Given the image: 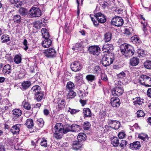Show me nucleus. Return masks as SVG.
I'll use <instances>...</instances> for the list:
<instances>
[{
  "instance_id": "nucleus-48",
  "label": "nucleus",
  "mask_w": 151,
  "mask_h": 151,
  "mask_svg": "<svg viewBox=\"0 0 151 151\" xmlns=\"http://www.w3.org/2000/svg\"><path fill=\"white\" fill-rule=\"evenodd\" d=\"M137 53L138 54L137 56L139 58L140 57V56L143 57L145 55V52L144 50L141 49H138Z\"/></svg>"
},
{
  "instance_id": "nucleus-39",
  "label": "nucleus",
  "mask_w": 151,
  "mask_h": 151,
  "mask_svg": "<svg viewBox=\"0 0 151 151\" xmlns=\"http://www.w3.org/2000/svg\"><path fill=\"white\" fill-rule=\"evenodd\" d=\"M66 89H68L69 91L73 90V88L75 87L74 83L72 82H68L66 86Z\"/></svg>"
},
{
  "instance_id": "nucleus-37",
  "label": "nucleus",
  "mask_w": 151,
  "mask_h": 151,
  "mask_svg": "<svg viewBox=\"0 0 151 151\" xmlns=\"http://www.w3.org/2000/svg\"><path fill=\"white\" fill-rule=\"evenodd\" d=\"M141 147L140 142L139 141H136L133 142V150L134 149L136 150L139 149Z\"/></svg>"
},
{
  "instance_id": "nucleus-22",
  "label": "nucleus",
  "mask_w": 151,
  "mask_h": 151,
  "mask_svg": "<svg viewBox=\"0 0 151 151\" xmlns=\"http://www.w3.org/2000/svg\"><path fill=\"white\" fill-rule=\"evenodd\" d=\"M57 104L58 107L60 110L63 109L65 105V100L64 99H59Z\"/></svg>"
},
{
  "instance_id": "nucleus-51",
  "label": "nucleus",
  "mask_w": 151,
  "mask_h": 151,
  "mask_svg": "<svg viewBox=\"0 0 151 151\" xmlns=\"http://www.w3.org/2000/svg\"><path fill=\"white\" fill-rule=\"evenodd\" d=\"M101 79L104 81H108V78L107 76L104 73H101Z\"/></svg>"
},
{
  "instance_id": "nucleus-54",
  "label": "nucleus",
  "mask_w": 151,
  "mask_h": 151,
  "mask_svg": "<svg viewBox=\"0 0 151 151\" xmlns=\"http://www.w3.org/2000/svg\"><path fill=\"white\" fill-rule=\"evenodd\" d=\"M23 45H24V47H23L24 49L26 51H27V50L28 49V42L26 39H24L23 42Z\"/></svg>"
},
{
  "instance_id": "nucleus-59",
  "label": "nucleus",
  "mask_w": 151,
  "mask_h": 151,
  "mask_svg": "<svg viewBox=\"0 0 151 151\" xmlns=\"http://www.w3.org/2000/svg\"><path fill=\"white\" fill-rule=\"evenodd\" d=\"M125 136V133L122 132H120L118 134V137L120 139L123 138Z\"/></svg>"
},
{
  "instance_id": "nucleus-3",
  "label": "nucleus",
  "mask_w": 151,
  "mask_h": 151,
  "mask_svg": "<svg viewBox=\"0 0 151 151\" xmlns=\"http://www.w3.org/2000/svg\"><path fill=\"white\" fill-rule=\"evenodd\" d=\"M122 84L120 81H117L115 83L117 86L113 88L111 90L112 96H119L122 94L124 90L122 88L120 87L122 86Z\"/></svg>"
},
{
  "instance_id": "nucleus-56",
  "label": "nucleus",
  "mask_w": 151,
  "mask_h": 151,
  "mask_svg": "<svg viewBox=\"0 0 151 151\" xmlns=\"http://www.w3.org/2000/svg\"><path fill=\"white\" fill-rule=\"evenodd\" d=\"M127 142L125 140H122L119 145L121 147L124 148L125 147L127 144Z\"/></svg>"
},
{
  "instance_id": "nucleus-53",
  "label": "nucleus",
  "mask_w": 151,
  "mask_h": 151,
  "mask_svg": "<svg viewBox=\"0 0 151 151\" xmlns=\"http://www.w3.org/2000/svg\"><path fill=\"white\" fill-rule=\"evenodd\" d=\"M139 63V61L138 58L134 57L133 58V66L137 65Z\"/></svg>"
},
{
  "instance_id": "nucleus-36",
  "label": "nucleus",
  "mask_w": 151,
  "mask_h": 151,
  "mask_svg": "<svg viewBox=\"0 0 151 151\" xmlns=\"http://www.w3.org/2000/svg\"><path fill=\"white\" fill-rule=\"evenodd\" d=\"M86 78L88 82H92L95 81L96 80L95 76L92 74H89L87 75Z\"/></svg>"
},
{
  "instance_id": "nucleus-63",
  "label": "nucleus",
  "mask_w": 151,
  "mask_h": 151,
  "mask_svg": "<svg viewBox=\"0 0 151 151\" xmlns=\"http://www.w3.org/2000/svg\"><path fill=\"white\" fill-rule=\"evenodd\" d=\"M147 94L148 97H150L151 98V88H148L147 92Z\"/></svg>"
},
{
  "instance_id": "nucleus-44",
  "label": "nucleus",
  "mask_w": 151,
  "mask_h": 151,
  "mask_svg": "<svg viewBox=\"0 0 151 151\" xmlns=\"http://www.w3.org/2000/svg\"><path fill=\"white\" fill-rule=\"evenodd\" d=\"M80 110L79 109H71L69 107L68 108V111L70 112L71 114L73 115L78 112H79Z\"/></svg>"
},
{
  "instance_id": "nucleus-20",
  "label": "nucleus",
  "mask_w": 151,
  "mask_h": 151,
  "mask_svg": "<svg viewBox=\"0 0 151 151\" xmlns=\"http://www.w3.org/2000/svg\"><path fill=\"white\" fill-rule=\"evenodd\" d=\"M44 95V92L42 91L35 95V99L38 102H40L45 98Z\"/></svg>"
},
{
  "instance_id": "nucleus-42",
  "label": "nucleus",
  "mask_w": 151,
  "mask_h": 151,
  "mask_svg": "<svg viewBox=\"0 0 151 151\" xmlns=\"http://www.w3.org/2000/svg\"><path fill=\"white\" fill-rule=\"evenodd\" d=\"M94 15H91V14L90 15V17L91 18L92 21L93 22L94 25L95 27H98L99 25V22L98 21H97V20H96H96H95V19L93 17V16L94 17Z\"/></svg>"
},
{
  "instance_id": "nucleus-24",
  "label": "nucleus",
  "mask_w": 151,
  "mask_h": 151,
  "mask_svg": "<svg viewBox=\"0 0 151 151\" xmlns=\"http://www.w3.org/2000/svg\"><path fill=\"white\" fill-rule=\"evenodd\" d=\"M119 141L118 138L116 137H113L111 138V144L114 147H117L118 146Z\"/></svg>"
},
{
  "instance_id": "nucleus-50",
  "label": "nucleus",
  "mask_w": 151,
  "mask_h": 151,
  "mask_svg": "<svg viewBox=\"0 0 151 151\" xmlns=\"http://www.w3.org/2000/svg\"><path fill=\"white\" fill-rule=\"evenodd\" d=\"M19 12L23 16L27 14V10L26 9L24 8H21L19 10Z\"/></svg>"
},
{
  "instance_id": "nucleus-11",
  "label": "nucleus",
  "mask_w": 151,
  "mask_h": 151,
  "mask_svg": "<svg viewBox=\"0 0 151 151\" xmlns=\"http://www.w3.org/2000/svg\"><path fill=\"white\" fill-rule=\"evenodd\" d=\"M94 17H96V19L100 23H104L106 20L105 16L101 12L96 13Z\"/></svg>"
},
{
  "instance_id": "nucleus-64",
  "label": "nucleus",
  "mask_w": 151,
  "mask_h": 151,
  "mask_svg": "<svg viewBox=\"0 0 151 151\" xmlns=\"http://www.w3.org/2000/svg\"><path fill=\"white\" fill-rule=\"evenodd\" d=\"M122 11L121 9H117L115 10L116 13L117 14H120L122 13Z\"/></svg>"
},
{
  "instance_id": "nucleus-1",
  "label": "nucleus",
  "mask_w": 151,
  "mask_h": 151,
  "mask_svg": "<svg viewBox=\"0 0 151 151\" xmlns=\"http://www.w3.org/2000/svg\"><path fill=\"white\" fill-rule=\"evenodd\" d=\"M70 132H72L71 125H67L63 126L61 123H57L53 130V136L57 139H60L63 134Z\"/></svg>"
},
{
  "instance_id": "nucleus-60",
  "label": "nucleus",
  "mask_w": 151,
  "mask_h": 151,
  "mask_svg": "<svg viewBox=\"0 0 151 151\" xmlns=\"http://www.w3.org/2000/svg\"><path fill=\"white\" fill-rule=\"evenodd\" d=\"M40 23L41 22L40 21H37L34 23V25L36 28H38V27H40Z\"/></svg>"
},
{
  "instance_id": "nucleus-32",
  "label": "nucleus",
  "mask_w": 151,
  "mask_h": 151,
  "mask_svg": "<svg viewBox=\"0 0 151 151\" xmlns=\"http://www.w3.org/2000/svg\"><path fill=\"white\" fill-rule=\"evenodd\" d=\"M86 135L85 134L81 133L79 134L77 138L78 141L81 142L82 141H85L86 139Z\"/></svg>"
},
{
  "instance_id": "nucleus-58",
  "label": "nucleus",
  "mask_w": 151,
  "mask_h": 151,
  "mask_svg": "<svg viewBox=\"0 0 151 151\" xmlns=\"http://www.w3.org/2000/svg\"><path fill=\"white\" fill-rule=\"evenodd\" d=\"M82 77L83 76L81 74L78 73L75 78H76V81H78L79 80H81Z\"/></svg>"
},
{
  "instance_id": "nucleus-4",
  "label": "nucleus",
  "mask_w": 151,
  "mask_h": 151,
  "mask_svg": "<svg viewBox=\"0 0 151 151\" xmlns=\"http://www.w3.org/2000/svg\"><path fill=\"white\" fill-rule=\"evenodd\" d=\"M114 59V55L113 53L108 54L102 58V64L104 66H108L113 63Z\"/></svg>"
},
{
  "instance_id": "nucleus-25",
  "label": "nucleus",
  "mask_w": 151,
  "mask_h": 151,
  "mask_svg": "<svg viewBox=\"0 0 151 151\" xmlns=\"http://www.w3.org/2000/svg\"><path fill=\"white\" fill-rule=\"evenodd\" d=\"M42 37L45 39H48L49 37V34L46 29L43 28L41 30Z\"/></svg>"
},
{
  "instance_id": "nucleus-6",
  "label": "nucleus",
  "mask_w": 151,
  "mask_h": 151,
  "mask_svg": "<svg viewBox=\"0 0 151 151\" xmlns=\"http://www.w3.org/2000/svg\"><path fill=\"white\" fill-rule=\"evenodd\" d=\"M29 14L32 17H39L41 15V12L39 8L33 7L30 9Z\"/></svg>"
},
{
  "instance_id": "nucleus-46",
  "label": "nucleus",
  "mask_w": 151,
  "mask_h": 151,
  "mask_svg": "<svg viewBox=\"0 0 151 151\" xmlns=\"http://www.w3.org/2000/svg\"><path fill=\"white\" fill-rule=\"evenodd\" d=\"M136 114L138 118L144 117L145 115L144 112L142 110H138L136 113Z\"/></svg>"
},
{
  "instance_id": "nucleus-34",
  "label": "nucleus",
  "mask_w": 151,
  "mask_h": 151,
  "mask_svg": "<svg viewBox=\"0 0 151 151\" xmlns=\"http://www.w3.org/2000/svg\"><path fill=\"white\" fill-rule=\"evenodd\" d=\"M99 4L100 6L104 9L108 6L109 4L107 1H105V0H100L99 1Z\"/></svg>"
},
{
  "instance_id": "nucleus-38",
  "label": "nucleus",
  "mask_w": 151,
  "mask_h": 151,
  "mask_svg": "<svg viewBox=\"0 0 151 151\" xmlns=\"http://www.w3.org/2000/svg\"><path fill=\"white\" fill-rule=\"evenodd\" d=\"M76 95V93L72 90H70L67 95L68 99H72Z\"/></svg>"
},
{
  "instance_id": "nucleus-31",
  "label": "nucleus",
  "mask_w": 151,
  "mask_h": 151,
  "mask_svg": "<svg viewBox=\"0 0 151 151\" xmlns=\"http://www.w3.org/2000/svg\"><path fill=\"white\" fill-rule=\"evenodd\" d=\"M22 56L21 55H16L14 57V61L16 64L20 63L22 61Z\"/></svg>"
},
{
  "instance_id": "nucleus-19",
  "label": "nucleus",
  "mask_w": 151,
  "mask_h": 151,
  "mask_svg": "<svg viewBox=\"0 0 151 151\" xmlns=\"http://www.w3.org/2000/svg\"><path fill=\"white\" fill-rule=\"evenodd\" d=\"M33 94L35 95L42 91L41 90V87L38 85H35L33 86L31 88V91Z\"/></svg>"
},
{
  "instance_id": "nucleus-55",
  "label": "nucleus",
  "mask_w": 151,
  "mask_h": 151,
  "mask_svg": "<svg viewBox=\"0 0 151 151\" xmlns=\"http://www.w3.org/2000/svg\"><path fill=\"white\" fill-rule=\"evenodd\" d=\"M24 108L27 110L31 109V106L30 104L28 102H25L23 105Z\"/></svg>"
},
{
  "instance_id": "nucleus-8",
  "label": "nucleus",
  "mask_w": 151,
  "mask_h": 151,
  "mask_svg": "<svg viewBox=\"0 0 151 151\" xmlns=\"http://www.w3.org/2000/svg\"><path fill=\"white\" fill-rule=\"evenodd\" d=\"M123 23V20L119 17H115L111 19V24L116 26L120 27L122 26Z\"/></svg>"
},
{
  "instance_id": "nucleus-21",
  "label": "nucleus",
  "mask_w": 151,
  "mask_h": 151,
  "mask_svg": "<svg viewBox=\"0 0 151 151\" xmlns=\"http://www.w3.org/2000/svg\"><path fill=\"white\" fill-rule=\"evenodd\" d=\"M52 41L50 39H45L42 42V45L43 47L48 48L52 44Z\"/></svg>"
},
{
  "instance_id": "nucleus-41",
  "label": "nucleus",
  "mask_w": 151,
  "mask_h": 151,
  "mask_svg": "<svg viewBox=\"0 0 151 151\" xmlns=\"http://www.w3.org/2000/svg\"><path fill=\"white\" fill-rule=\"evenodd\" d=\"M1 40H3L2 42L3 43L6 42L10 41V38L8 35H4L1 37Z\"/></svg>"
},
{
  "instance_id": "nucleus-12",
  "label": "nucleus",
  "mask_w": 151,
  "mask_h": 151,
  "mask_svg": "<svg viewBox=\"0 0 151 151\" xmlns=\"http://www.w3.org/2000/svg\"><path fill=\"white\" fill-rule=\"evenodd\" d=\"M71 70L74 71H79L81 69V64L78 61H75L72 63L70 65Z\"/></svg>"
},
{
  "instance_id": "nucleus-10",
  "label": "nucleus",
  "mask_w": 151,
  "mask_h": 151,
  "mask_svg": "<svg viewBox=\"0 0 151 151\" xmlns=\"http://www.w3.org/2000/svg\"><path fill=\"white\" fill-rule=\"evenodd\" d=\"M89 53L93 55H98L100 52V47L97 46H91L88 49Z\"/></svg>"
},
{
  "instance_id": "nucleus-61",
  "label": "nucleus",
  "mask_w": 151,
  "mask_h": 151,
  "mask_svg": "<svg viewBox=\"0 0 151 151\" xmlns=\"http://www.w3.org/2000/svg\"><path fill=\"white\" fill-rule=\"evenodd\" d=\"M0 151H5L4 146L2 143H0Z\"/></svg>"
},
{
  "instance_id": "nucleus-16",
  "label": "nucleus",
  "mask_w": 151,
  "mask_h": 151,
  "mask_svg": "<svg viewBox=\"0 0 151 151\" xmlns=\"http://www.w3.org/2000/svg\"><path fill=\"white\" fill-rule=\"evenodd\" d=\"M82 146L81 142L75 141L73 142L72 148L74 150L78 151L81 149Z\"/></svg>"
},
{
  "instance_id": "nucleus-43",
  "label": "nucleus",
  "mask_w": 151,
  "mask_h": 151,
  "mask_svg": "<svg viewBox=\"0 0 151 151\" xmlns=\"http://www.w3.org/2000/svg\"><path fill=\"white\" fill-rule=\"evenodd\" d=\"M144 67L147 69H151V61L147 60L144 64Z\"/></svg>"
},
{
  "instance_id": "nucleus-5",
  "label": "nucleus",
  "mask_w": 151,
  "mask_h": 151,
  "mask_svg": "<svg viewBox=\"0 0 151 151\" xmlns=\"http://www.w3.org/2000/svg\"><path fill=\"white\" fill-rule=\"evenodd\" d=\"M139 82L141 84L146 87L151 86V78L146 75L141 76L139 78Z\"/></svg>"
},
{
  "instance_id": "nucleus-62",
  "label": "nucleus",
  "mask_w": 151,
  "mask_h": 151,
  "mask_svg": "<svg viewBox=\"0 0 151 151\" xmlns=\"http://www.w3.org/2000/svg\"><path fill=\"white\" fill-rule=\"evenodd\" d=\"M147 25V23L144 22L143 23V27L142 29L145 33H146L147 32V29H146V25Z\"/></svg>"
},
{
  "instance_id": "nucleus-23",
  "label": "nucleus",
  "mask_w": 151,
  "mask_h": 151,
  "mask_svg": "<svg viewBox=\"0 0 151 151\" xmlns=\"http://www.w3.org/2000/svg\"><path fill=\"white\" fill-rule=\"evenodd\" d=\"M31 83L29 81H26L23 82L21 85V89L25 90L28 88L31 85Z\"/></svg>"
},
{
  "instance_id": "nucleus-9",
  "label": "nucleus",
  "mask_w": 151,
  "mask_h": 151,
  "mask_svg": "<svg viewBox=\"0 0 151 151\" xmlns=\"http://www.w3.org/2000/svg\"><path fill=\"white\" fill-rule=\"evenodd\" d=\"M45 55L48 58H52L56 56V51L52 48L45 50L44 52Z\"/></svg>"
},
{
  "instance_id": "nucleus-7",
  "label": "nucleus",
  "mask_w": 151,
  "mask_h": 151,
  "mask_svg": "<svg viewBox=\"0 0 151 151\" xmlns=\"http://www.w3.org/2000/svg\"><path fill=\"white\" fill-rule=\"evenodd\" d=\"M13 116V119L14 121H17L18 122L22 121L20 116L22 114V111L19 109H15L12 111Z\"/></svg>"
},
{
  "instance_id": "nucleus-45",
  "label": "nucleus",
  "mask_w": 151,
  "mask_h": 151,
  "mask_svg": "<svg viewBox=\"0 0 151 151\" xmlns=\"http://www.w3.org/2000/svg\"><path fill=\"white\" fill-rule=\"evenodd\" d=\"M133 42L135 44L137 45L138 44H139L140 40L139 39V37H137V36H134V37L133 36Z\"/></svg>"
},
{
  "instance_id": "nucleus-28",
  "label": "nucleus",
  "mask_w": 151,
  "mask_h": 151,
  "mask_svg": "<svg viewBox=\"0 0 151 151\" xmlns=\"http://www.w3.org/2000/svg\"><path fill=\"white\" fill-rule=\"evenodd\" d=\"M144 102L143 100L142 101H134L133 103L134 104V109L139 108L141 107V106L142 105V104H143Z\"/></svg>"
},
{
  "instance_id": "nucleus-18",
  "label": "nucleus",
  "mask_w": 151,
  "mask_h": 151,
  "mask_svg": "<svg viewBox=\"0 0 151 151\" xmlns=\"http://www.w3.org/2000/svg\"><path fill=\"white\" fill-rule=\"evenodd\" d=\"M3 73L5 74H9L12 72V67L9 64L6 65L3 67Z\"/></svg>"
},
{
  "instance_id": "nucleus-35",
  "label": "nucleus",
  "mask_w": 151,
  "mask_h": 151,
  "mask_svg": "<svg viewBox=\"0 0 151 151\" xmlns=\"http://www.w3.org/2000/svg\"><path fill=\"white\" fill-rule=\"evenodd\" d=\"M72 132H78L81 129V126L79 125L73 124L71 125Z\"/></svg>"
},
{
  "instance_id": "nucleus-33",
  "label": "nucleus",
  "mask_w": 151,
  "mask_h": 151,
  "mask_svg": "<svg viewBox=\"0 0 151 151\" xmlns=\"http://www.w3.org/2000/svg\"><path fill=\"white\" fill-rule=\"evenodd\" d=\"M44 121L42 118H40L38 119L36 122L37 123V128H38V127L40 128L42 127L44 125Z\"/></svg>"
},
{
  "instance_id": "nucleus-2",
  "label": "nucleus",
  "mask_w": 151,
  "mask_h": 151,
  "mask_svg": "<svg viewBox=\"0 0 151 151\" xmlns=\"http://www.w3.org/2000/svg\"><path fill=\"white\" fill-rule=\"evenodd\" d=\"M120 50L123 55L127 58L132 56V50L131 46L126 43L123 44L120 46Z\"/></svg>"
},
{
  "instance_id": "nucleus-40",
  "label": "nucleus",
  "mask_w": 151,
  "mask_h": 151,
  "mask_svg": "<svg viewBox=\"0 0 151 151\" xmlns=\"http://www.w3.org/2000/svg\"><path fill=\"white\" fill-rule=\"evenodd\" d=\"M138 137L139 139L146 142L147 141L149 138L148 137L147 135L143 133H142L139 134L138 135Z\"/></svg>"
},
{
  "instance_id": "nucleus-26",
  "label": "nucleus",
  "mask_w": 151,
  "mask_h": 151,
  "mask_svg": "<svg viewBox=\"0 0 151 151\" xmlns=\"http://www.w3.org/2000/svg\"><path fill=\"white\" fill-rule=\"evenodd\" d=\"M83 113L84 117H90L91 116V113L90 109L88 108H85L83 110Z\"/></svg>"
},
{
  "instance_id": "nucleus-57",
  "label": "nucleus",
  "mask_w": 151,
  "mask_h": 151,
  "mask_svg": "<svg viewBox=\"0 0 151 151\" xmlns=\"http://www.w3.org/2000/svg\"><path fill=\"white\" fill-rule=\"evenodd\" d=\"M47 141L46 139H42V140L41 141L40 145L41 146L46 147L47 146Z\"/></svg>"
},
{
  "instance_id": "nucleus-15",
  "label": "nucleus",
  "mask_w": 151,
  "mask_h": 151,
  "mask_svg": "<svg viewBox=\"0 0 151 151\" xmlns=\"http://www.w3.org/2000/svg\"><path fill=\"white\" fill-rule=\"evenodd\" d=\"M21 127V124H17L13 126L10 129V131L13 134H18L20 129Z\"/></svg>"
},
{
  "instance_id": "nucleus-29",
  "label": "nucleus",
  "mask_w": 151,
  "mask_h": 151,
  "mask_svg": "<svg viewBox=\"0 0 151 151\" xmlns=\"http://www.w3.org/2000/svg\"><path fill=\"white\" fill-rule=\"evenodd\" d=\"M112 34L110 32H106L104 35V40L105 42H108L109 41L111 38Z\"/></svg>"
},
{
  "instance_id": "nucleus-49",
  "label": "nucleus",
  "mask_w": 151,
  "mask_h": 151,
  "mask_svg": "<svg viewBox=\"0 0 151 151\" xmlns=\"http://www.w3.org/2000/svg\"><path fill=\"white\" fill-rule=\"evenodd\" d=\"M91 124L89 122H84L83 124V128L85 130H88L90 128Z\"/></svg>"
},
{
  "instance_id": "nucleus-30",
  "label": "nucleus",
  "mask_w": 151,
  "mask_h": 151,
  "mask_svg": "<svg viewBox=\"0 0 151 151\" xmlns=\"http://www.w3.org/2000/svg\"><path fill=\"white\" fill-rule=\"evenodd\" d=\"M25 124L28 128H32L34 126L33 120L31 119H27Z\"/></svg>"
},
{
  "instance_id": "nucleus-14",
  "label": "nucleus",
  "mask_w": 151,
  "mask_h": 151,
  "mask_svg": "<svg viewBox=\"0 0 151 151\" xmlns=\"http://www.w3.org/2000/svg\"><path fill=\"white\" fill-rule=\"evenodd\" d=\"M108 123L111 127L115 129H119L120 125V123L119 122L113 120H109Z\"/></svg>"
},
{
  "instance_id": "nucleus-47",
  "label": "nucleus",
  "mask_w": 151,
  "mask_h": 151,
  "mask_svg": "<svg viewBox=\"0 0 151 151\" xmlns=\"http://www.w3.org/2000/svg\"><path fill=\"white\" fill-rule=\"evenodd\" d=\"M101 71V69L99 66H96L93 70V73L95 74H99Z\"/></svg>"
},
{
  "instance_id": "nucleus-27",
  "label": "nucleus",
  "mask_w": 151,
  "mask_h": 151,
  "mask_svg": "<svg viewBox=\"0 0 151 151\" xmlns=\"http://www.w3.org/2000/svg\"><path fill=\"white\" fill-rule=\"evenodd\" d=\"M12 20L15 23L19 24L21 21V17L19 15H15L13 17Z\"/></svg>"
},
{
  "instance_id": "nucleus-17",
  "label": "nucleus",
  "mask_w": 151,
  "mask_h": 151,
  "mask_svg": "<svg viewBox=\"0 0 151 151\" xmlns=\"http://www.w3.org/2000/svg\"><path fill=\"white\" fill-rule=\"evenodd\" d=\"M113 49V47L111 44H104L102 48V51L104 52H106L109 54Z\"/></svg>"
},
{
  "instance_id": "nucleus-52",
  "label": "nucleus",
  "mask_w": 151,
  "mask_h": 151,
  "mask_svg": "<svg viewBox=\"0 0 151 151\" xmlns=\"http://www.w3.org/2000/svg\"><path fill=\"white\" fill-rule=\"evenodd\" d=\"M126 74L124 72H122L117 75V76L118 78L119 79H124V78L126 76Z\"/></svg>"
},
{
  "instance_id": "nucleus-13",
  "label": "nucleus",
  "mask_w": 151,
  "mask_h": 151,
  "mask_svg": "<svg viewBox=\"0 0 151 151\" xmlns=\"http://www.w3.org/2000/svg\"><path fill=\"white\" fill-rule=\"evenodd\" d=\"M110 103L112 106L114 107L119 106L120 104L119 99L116 97H113L111 98Z\"/></svg>"
}]
</instances>
